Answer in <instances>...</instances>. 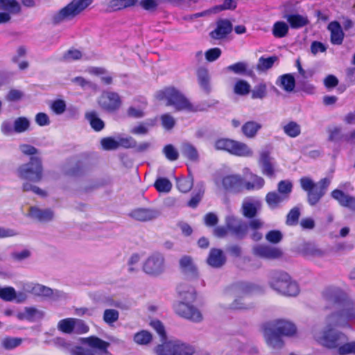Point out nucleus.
I'll list each match as a JSON object with an SVG mask.
<instances>
[{
    "instance_id": "obj_42",
    "label": "nucleus",
    "mask_w": 355,
    "mask_h": 355,
    "mask_svg": "<svg viewBox=\"0 0 355 355\" xmlns=\"http://www.w3.org/2000/svg\"><path fill=\"white\" fill-rule=\"evenodd\" d=\"M74 318H69L60 320L58 323V329L60 331L71 334L73 333L74 330Z\"/></svg>"
},
{
    "instance_id": "obj_59",
    "label": "nucleus",
    "mask_w": 355,
    "mask_h": 355,
    "mask_svg": "<svg viewBox=\"0 0 355 355\" xmlns=\"http://www.w3.org/2000/svg\"><path fill=\"white\" fill-rule=\"evenodd\" d=\"M28 320L36 321L43 318L44 312L34 307H26Z\"/></svg>"
},
{
    "instance_id": "obj_31",
    "label": "nucleus",
    "mask_w": 355,
    "mask_h": 355,
    "mask_svg": "<svg viewBox=\"0 0 355 355\" xmlns=\"http://www.w3.org/2000/svg\"><path fill=\"white\" fill-rule=\"evenodd\" d=\"M286 200L288 199L285 194H280L275 191L269 192L266 196V201L268 207L272 209L279 207Z\"/></svg>"
},
{
    "instance_id": "obj_53",
    "label": "nucleus",
    "mask_w": 355,
    "mask_h": 355,
    "mask_svg": "<svg viewBox=\"0 0 355 355\" xmlns=\"http://www.w3.org/2000/svg\"><path fill=\"white\" fill-rule=\"evenodd\" d=\"M277 60L276 56L264 58L261 57L259 59L257 64V69L260 71H266L270 69L274 64L275 62Z\"/></svg>"
},
{
    "instance_id": "obj_1",
    "label": "nucleus",
    "mask_w": 355,
    "mask_h": 355,
    "mask_svg": "<svg viewBox=\"0 0 355 355\" xmlns=\"http://www.w3.org/2000/svg\"><path fill=\"white\" fill-rule=\"evenodd\" d=\"M353 320H355L354 304L347 302L339 312L331 313L326 318V324L322 329L315 327L313 329V337L320 345L338 349L339 345L347 340V337L334 327H345Z\"/></svg>"
},
{
    "instance_id": "obj_34",
    "label": "nucleus",
    "mask_w": 355,
    "mask_h": 355,
    "mask_svg": "<svg viewBox=\"0 0 355 355\" xmlns=\"http://www.w3.org/2000/svg\"><path fill=\"white\" fill-rule=\"evenodd\" d=\"M181 153L184 157L192 162H196L199 160V155L194 146L189 143H183L180 148Z\"/></svg>"
},
{
    "instance_id": "obj_52",
    "label": "nucleus",
    "mask_w": 355,
    "mask_h": 355,
    "mask_svg": "<svg viewBox=\"0 0 355 355\" xmlns=\"http://www.w3.org/2000/svg\"><path fill=\"white\" fill-rule=\"evenodd\" d=\"M250 90V85L249 83L243 80H238L234 87V92L239 95H246Z\"/></svg>"
},
{
    "instance_id": "obj_36",
    "label": "nucleus",
    "mask_w": 355,
    "mask_h": 355,
    "mask_svg": "<svg viewBox=\"0 0 355 355\" xmlns=\"http://www.w3.org/2000/svg\"><path fill=\"white\" fill-rule=\"evenodd\" d=\"M89 74L99 76L101 80L106 85H110L112 82V76L104 68L102 67H90L87 69Z\"/></svg>"
},
{
    "instance_id": "obj_57",
    "label": "nucleus",
    "mask_w": 355,
    "mask_h": 355,
    "mask_svg": "<svg viewBox=\"0 0 355 355\" xmlns=\"http://www.w3.org/2000/svg\"><path fill=\"white\" fill-rule=\"evenodd\" d=\"M81 57L82 53L79 50L71 49L64 53V54L63 55L62 58H60V60L65 62H71L77 60L81 58Z\"/></svg>"
},
{
    "instance_id": "obj_56",
    "label": "nucleus",
    "mask_w": 355,
    "mask_h": 355,
    "mask_svg": "<svg viewBox=\"0 0 355 355\" xmlns=\"http://www.w3.org/2000/svg\"><path fill=\"white\" fill-rule=\"evenodd\" d=\"M16 291L14 288L8 286L2 288L0 286V297L5 301L10 302L15 300Z\"/></svg>"
},
{
    "instance_id": "obj_3",
    "label": "nucleus",
    "mask_w": 355,
    "mask_h": 355,
    "mask_svg": "<svg viewBox=\"0 0 355 355\" xmlns=\"http://www.w3.org/2000/svg\"><path fill=\"white\" fill-rule=\"evenodd\" d=\"M268 282L273 290L282 295L295 297L300 293L298 284L286 272L281 270L271 272Z\"/></svg>"
},
{
    "instance_id": "obj_2",
    "label": "nucleus",
    "mask_w": 355,
    "mask_h": 355,
    "mask_svg": "<svg viewBox=\"0 0 355 355\" xmlns=\"http://www.w3.org/2000/svg\"><path fill=\"white\" fill-rule=\"evenodd\" d=\"M178 293L180 300L174 304L175 312L180 316L194 322L202 320L201 312L192 303L196 300V291L193 287L185 284L180 285Z\"/></svg>"
},
{
    "instance_id": "obj_9",
    "label": "nucleus",
    "mask_w": 355,
    "mask_h": 355,
    "mask_svg": "<svg viewBox=\"0 0 355 355\" xmlns=\"http://www.w3.org/2000/svg\"><path fill=\"white\" fill-rule=\"evenodd\" d=\"M216 185L220 189L232 193H239L244 189L242 176L236 173H226L215 179Z\"/></svg>"
},
{
    "instance_id": "obj_62",
    "label": "nucleus",
    "mask_w": 355,
    "mask_h": 355,
    "mask_svg": "<svg viewBox=\"0 0 355 355\" xmlns=\"http://www.w3.org/2000/svg\"><path fill=\"white\" fill-rule=\"evenodd\" d=\"M145 109V105H143L141 106L136 107V106H130L127 110V114L130 117H132L135 119H139L144 116V110Z\"/></svg>"
},
{
    "instance_id": "obj_26",
    "label": "nucleus",
    "mask_w": 355,
    "mask_h": 355,
    "mask_svg": "<svg viewBox=\"0 0 355 355\" xmlns=\"http://www.w3.org/2000/svg\"><path fill=\"white\" fill-rule=\"evenodd\" d=\"M226 261L223 252L220 249L213 248L207 257V263L213 268H220Z\"/></svg>"
},
{
    "instance_id": "obj_11",
    "label": "nucleus",
    "mask_w": 355,
    "mask_h": 355,
    "mask_svg": "<svg viewBox=\"0 0 355 355\" xmlns=\"http://www.w3.org/2000/svg\"><path fill=\"white\" fill-rule=\"evenodd\" d=\"M99 106L107 111L114 112L119 109L121 105L120 96L113 92H103L98 100Z\"/></svg>"
},
{
    "instance_id": "obj_20",
    "label": "nucleus",
    "mask_w": 355,
    "mask_h": 355,
    "mask_svg": "<svg viewBox=\"0 0 355 355\" xmlns=\"http://www.w3.org/2000/svg\"><path fill=\"white\" fill-rule=\"evenodd\" d=\"M182 272L189 278L194 279L198 277V270L192 259L189 256H184L180 260Z\"/></svg>"
},
{
    "instance_id": "obj_44",
    "label": "nucleus",
    "mask_w": 355,
    "mask_h": 355,
    "mask_svg": "<svg viewBox=\"0 0 355 355\" xmlns=\"http://www.w3.org/2000/svg\"><path fill=\"white\" fill-rule=\"evenodd\" d=\"M86 118L89 121L92 128L96 131H101L104 128V122L98 117L94 112H87Z\"/></svg>"
},
{
    "instance_id": "obj_39",
    "label": "nucleus",
    "mask_w": 355,
    "mask_h": 355,
    "mask_svg": "<svg viewBox=\"0 0 355 355\" xmlns=\"http://www.w3.org/2000/svg\"><path fill=\"white\" fill-rule=\"evenodd\" d=\"M31 126L30 120L25 116H19L14 120L15 132L21 134L29 130Z\"/></svg>"
},
{
    "instance_id": "obj_40",
    "label": "nucleus",
    "mask_w": 355,
    "mask_h": 355,
    "mask_svg": "<svg viewBox=\"0 0 355 355\" xmlns=\"http://www.w3.org/2000/svg\"><path fill=\"white\" fill-rule=\"evenodd\" d=\"M286 92H292L295 87V79L291 74H285L279 77L277 83Z\"/></svg>"
},
{
    "instance_id": "obj_45",
    "label": "nucleus",
    "mask_w": 355,
    "mask_h": 355,
    "mask_svg": "<svg viewBox=\"0 0 355 355\" xmlns=\"http://www.w3.org/2000/svg\"><path fill=\"white\" fill-rule=\"evenodd\" d=\"M264 184L263 178L257 175H252V181L244 183V188L247 190H259L263 187Z\"/></svg>"
},
{
    "instance_id": "obj_64",
    "label": "nucleus",
    "mask_w": 355,
    "mask_h": 355,
    "mask_svg": "<svg viewBox=\"0 0 355 355\" xmlns=\"http://www.w3.org/2000/svg\"><path fill=\"white\" fill-rule=\"evenodd\" d=\"M119 313L115 309H106L104 311L103 320L107 324H112L118 320Z\"/></svg>"
},
{
    "instance_id": "obj_15",
    "label": "nucleus",
    "mask_w": 355,
    "mask_h": 355,
    "mask_svg": "<svg viewBox=\"0 0 355 355\" xmlns=\"http://www.w3.org/2000/svg\"><path fill=\"white\" fill-rule=\"evenodd\" d=\"M331 183V180L328 178L321 179L318 182L315 183L313 189L309 191L308 195L309 203L313 206L316 205L322 197L326 193L327 189Z\"/></svg>"
},
{
    "instance_id": "obj_49",
    "label": "nucleus",
    "mask_w": 355,
    "mask_h": 355,
    "mask_svg": "<svg viewBox=\"0 0 355 355\" xmlns=\"http://www.w3.org/2000/svg\"><path fill=\"white\" fill-rule=\"evenodd\" d=\"M137 2V0H111L109 2V7L112 9L116 10L123 8H127L134 6Z\"/></svg>"
},
{
    "instance_id": "obj_50",
    "label": "nucleus",
    "mask_w": 355,
    "mask_h": 355,
    "mask_svg": "<svg viewBox=\"0 0 355 355\" xmlns=\"http://www.w3.org/2000/svg\"><path fill=\"white\" fill-rule=\"evenodd\" d=\"M155 187L159 192L168 193L172 188L171 182L165 178H159L154 184Z\"/></svg>"
},
{
    "instance_id": "obj_37",
    "label": "nucleus",
    "mask_w": 355,
    "mask_h": 355,
    "mask_svg": "<svg viewBox=\"0 0 355 355\" xmlns=\"http://www.w3.org/2000/svg\"><path fill=\"white\" fill-rule=\"evenodd\" d=\"M263 223L259 219H254L249 223V230L250 231V236L254 241H260L263 234L258 230L263 227Z\"/></svg>"
},
{
    "instance_id": "obj_8",
    "label": "nucleus",
    "mask_w": 355,
    "mask_h": 355,
    "mask_svg": "<svg viewBox=\"0 0 355 355\" xmlns=\"http://www.w3.org/2000/svg\"><path fill=\"white\" fill-rule=\"evenodd\" d=\"M43 171L41 158L31 157L28 162L19 166L16 170V174L21 180L40 182L43 178Z\"/></svg>"
},
{
    "instance_id": "obj_6",
    "label": "nucleus",
    "mask_w": 355,
    "mask_h": 355,
    "mask_svg": "<svg viewBox=\"0 0 355 355\" xmlns=\"http://www.w3.org/2000/svg\"><path fill=\"white\" fill-rule=\"evenodd\" d=\"M254 287L248 283H241L232 285L227 288L224 294L228 295L234 293L236 298L229 305V308L234 310H247L254 306L252 302H250V294L252 292Z\"/></svg>"
},
{
    "instance_id": "obj_22",
    "label": "nucleus",
    "mask_w": 355,
    "mask_h": 355,
    "mask_svg": "<svg viewBox=\"0 0 355 355\" xmlns=\"http://www.w3.org/2000/svg\"><path fill=\"white\" fill-rule=\"evenodd\" d=\"M261 128L262 125L260 123L256 121H248L242 125L241 131L245 137L252 139L257 137Z\"/></svg>"
},
{
    "instance_id": "obj_12",
    "label": "nucleus",
    "mask_w": 355,
    "mask_h": 355,
    "mask_svg": "<svg viewBox=\"0 0 355 355\" xmlns=\"http://www.w3.org/2000/svg\"><path fill=\"white\" fill-rule=\"evenodd\" d=\"M259 164L261 173L269 178H273L276 172V164L274 158L270 156V151L263 149L259 153Z\"/></svg>"
},
{
    "instance_id": "obj_58",
    "label": "nucleus",
    "mask_w": 355,
    "mask_h": 355,
    "mask_svg": "<svg viewBox=\"0 0 355 355\" xmlns=\"http://www.w3.org/2000/svg\"><path fill=\"white\" fill-rule=\"evenodd\" d=\"M33 294L38 296L50 297L53 294V290L40 284H35Z\"/></svg>"
},
{
    "instance_id": "obj_51",
    "label": "nucleus",
    "mask_w": 355,
    "mask_h": 355,
    "mask_svg": "<svg viewBox=\"0 0 355 355\" xmlns=\"http://www.w3.org/2000/svg\"><path fill=\"white\" fill-rule=\"evenodd\" d=\"M22 343L20 338L6 337L1 340L2 347L7 350H12Z\"/></svg>"
},
{
    "instance_id": "obj_5",
    "label": "nucleus",
    "mask_w": 355,
    "mask_h": 355,
    "mask_svg": "<svg viewBox=\"0 0 355 355\" xmlns=\"http://www.w3.org/2000/svg\"><path fill=\"white\" fill-rule=\"evenodd\" d=\"M94 0H71L51 16V22L58 25L69 21L85 10Z\"/></svg>"
},
{
    "instance_id": "obj_35",
    "label": "nucleus",
    "mask_w": 355,
    "mask_h": 355,
    "mask_svg": "<svg viewBox=\"0 0 355 355\" xmlns=\"http://www.w3.org/2000/svg\"><path fill=\"white\" fill-rule=\"evenodd\" d=\"M0 8L6 10V12L19 14L21 12V6L18 0H0Z\"/></svg>"
},
{
    "instance_id": "obj_18",
    "label": "nucleus",
    "mask_w": 355,
    "mask_h": 355,
    "mask_svg": "<svg viewBox=\"0 0 355 355\" xmlns=\"http://www.w3.org/2000/svg\"><path fill=\"white\" fill-rule=\"evenodd\" d=\"M331 196L340 206L355 211V197L349 196L340 189L334 190Z\"/></svg>"
},
{
    "instance_id": "obj_19",
    "label": "nucleus",
    "mask_w": 355,
    "mask_h": 355,
    "mask_svg": "<svg viewBox=\"0 0 355 355\" xmlns=\"http://www.w3.org/2000/svg\"><path fill=\"white\" fill-rule=\"evenodd\" d=\"M230 150V154L243 157H252L254 156V150L247 144L234 140Z\"/></svg>"
},
{
    "instance_id": "obj_10",
    "label": "nucleus",
    "mask_w": 355,
    "mask_h": 355,
    "mask_svg": "<svg viewBox=\"0 0 355 355\" xmlns=\"http://www.w3.org/2000/svg\"><path fill=\"white\" fill-rule=\"evenodd\" d=\"M166 269L165 259L162 254L154 252L150 254L143 263L144 272L152 277H158Z\"/></svg>"
},
{
    "instance_id": "obj_24",
    "label": "nucleus",
    "mask_w": 355,
    "mask_h": 355,
    "mask_svg": "<svg viewBox=\"0 0 355 355\" xmlns=\"http://www.w3.org/2000/svg\"><path fill=\"white\" fill-rule=\"evenodd\" d=\"M300 251L303 255L309 257L322 258L326 255L325 250L311 243H303L300 247Z\"/></svg>"
},
{
    "instance_id": "obj_28",
    "label": "nucleus",
    "mask_w": 355,
    "mask_h": 355,
    "mask_svg": "<svg viewBox=\"0 0 355 355\" xmlns=\"http://www.w3.org/2000/svg\"><path fill=\"white\" fill-rule=\"evenodd\" d=\"M197 80L202 90L206 93H209L211 92V78L209 71L207 69L200 68L198 69Z\"/></svg>"
},
{
    "instance_id": "obj_60",
    "label": "nucleus",
    "mask_w": 355,
    "mask_h": 355,
    "mask_svg": "<svg viewBox=\"0 0 355 355\" xmlns=\"http://www.w3.org/2000/svg\"><path fill=\"white\" fill-rule=\"evenodd\" d=\"M163 153L165 157L170 161H175L178 159L179 153L178 150L171 144L164 146L163 148Z\"/></svg>"
},
{
    "instance_id": "obj_55",
    "label": "nucleus",
    "mask_w": 355,
    "mask_h": 355,
    "mask_svg": "<svg viewBox=\"0 0 355 355\" xmlns=\"http://www.w3.org/2000/svg\"><path fill=\"white\" fill-rule=\"evenodd\" d=\"M152 340L151 334L145 330L137 333L134 336V340L139 345H146Z\"/></svg>"
},
{
    "instance_id": "obj_21",
    "label": "nucleus",
    "mask_w": 355,
    "mask_h": 355,
    "mask_svg": "<svg viewBox=\"0 0 355 355\" xmlns=\"http://www.w3.org/2000/svg\"><path fill=\"white\" fill-rule=\"evenodd\" d=\"M159 212L156 209L139 208L130 213V216L137 220L148 221L157 218Z\"/></svg>"
},
{
    "instance_id": "obj_30",
    "label": "nucleus",
    "mask_w": 355,
    "mask_h": 355,
    "mask_svg": "<svg viewBox=\"0 0 355 355\" xmlns=\"http://www.w3.org/2000/svg\"><path fill=\"white\" fill-rule=\"evenodd\" d=\"M292 28L297 29L306 26L309 23L306 16L299 14H291L284 16Z\"/></svg>"
},
{
    "instance_id": "obj_7",
    "label": "nucleus",
    "mask_w": 355,
    "mask_h": 355,
    "mask_svg": "<svg viewBox=\"0 0 355 355\" xmlns=\"http://www.w3.org/2000/svg\"><path fill=\"white\" fill-rule=\"evenodd\" d=\"M196 351L195 346L177 338H164L155 348L156 355H193Z\"/></svg>"
},
{
    "instance_id": "obj_33",
    "label": "nucleus",
    "mask_w": 355,
    "mask_h": 355,
    "mask_svg": "<svg viewBox=\"0 0 355 355\" xmlns=\"http://www.w3.org/2000/svg\"><path fill=\"white\" fill-rule=\"evenodd\" d=\"M331 32V41L334 44H340L343 40V33L340 24L336 21L331 22L328 26Z\"/></svg>"
},
{
    "instance_id": "obj_46",
    "label": "nucleus",
    "mask_w": 355,
    "mask_h": 355,
    "mask_svg": "<svg viewBox=\"0 0 355 355\" xmlns=\"http://www.w3.org/2000/svg\"><path fill=\"white\" fill-rule=\"evenodd\" d=\"M193 184V180L191 177L181 178L177 179V187L179 191L183 193L189 191Z\"/></svg>"
},
{
    "instance_id": "obj_4",
    "label": "nucleus",
    "mask_w": 355,
    "mask_h": 355,
    "mask_svg": "<svg viewBox=\"0 0 355 355\" xmlns=\"http://www.w3.org/2000/svg\"><path fill=\"white\" fill-rule=\"evenodd\" d=\"M157 98L167 101V105H173L177 110L196 112L203 110L200 105L191 103L180 91L174 87H168L157 93Z\"/></svg>"
},
{
    "instance_id": "obj_41",
    "label": "nucleus",
    "mask_w": 355,
    "mask_h": 355,
    "mask_svg": "<svg viewBox=\"0 0 355 355\" xmlns=\"http://www.w3.org/2000/svg\"><path fill=\"white\" fill-rule=\"evenodd\" d=\"M155 123V119H147L145 122L139 123L135 126L130 130V132L135 135H146L147 134L150 127H153Z\"/></svg>"
},
{
    "instance_id": "obj_61",
    "label": "nucleus",
    "mask_w": 355,
    "mask_h": 355,
    "mask_svg": "<svg viewBox=\"0 0 355 355\" xmlns=\"http://www.w3.org/2000/svg\"><path fill=\"white\" fill-rule=\"evenodd\" d=\"M51 109L55 114L61 115L66 111V103L64 100L57 99L51 103Z\"/></svg>"
},
{
    "instance_id": "obj_17",
    "label": "nucleus",
    "mask_w": 355,
    "mask_h": 355,
    "mask_svg": "<svg viewBox=\"0 0 355 355\" xmlns=\"http://www.w3.org/2000/svg\"><path fill=\"white\" fill-rule=\"evenodd\" d=\"M232 31V24L228 19H219L215 29L209 35L214 40H220L225 38Z\"/></svg>"
},
{
    "instance_id": "obj_25",
    "label": "nucleus",
    "mask_w": 355,
    "mask_h": 355,
    "mask_svg": "<svg viewBox=\"0 0 355 355\" xmlns=\"http://www.w3.org/2000/svg\"><path fill=\"white\" fill-rule=\"evenodd\" d=\"M343 297V291L336 286H329L323 292V297L330 304H336L340 302Z\"/></svg>"
},
{
    "instance_id": "obj_48",
    "label": "nucleus",
    "mask_w": 355,
    "mask_h": 355,
    "mask_svg": "<svg viewBox=\"0 0 355 355\" xmlns=\"http://www.w3.org/2000/svg\"><path fill=\"white\" fill-rule=\"evenodd\" d=\"M337 352L339 355H355V341L347 342V340H345L339 345Z\"/></svg>"
},
{
    "instance_id": "obj_63",
    "label": "nucleus",
    "mask_w": 355,
    "mask_h": 355,
    "mask_svg": "<svg viewBox=\"0 0 355 355\" xmlns=\"http://www.w3.org/2000/svg\"><path fill=\"white\" fill-rule=\"evenodd\" d=\"M1 132L6 136H11L15 133L14 121L10 119L4 120L1 124Z\"/></svg>"
},
{
    "instance_id": "obj_54",
    "label": "nucleus",
    "mask_w": 355,
    "mask_h": 355,
    "mask_svg": "<svg viewBox=\"0 0 355 355\" xmlns=\"http://www.w3.org/2000/svg\"><path fill=\"white\" fill-rule=\"evenodd\" d=\"M233 139H220L215 141L214 148L218 150H225L230 153Z\"/></svg>"
},
{
    "instance_id": "obj_13",
    "label": "nucleus",
    "mask_w": 355,
    "mask_h": 355,
    "mask_svg": "<svg viewBox=\"0 0 355 355\" xmlns=\"http://www.w3.org/2000/svg\"><path fill=\"white\" fill-rule=\"evenodd\" d=\"M266 324L280 336H293L297 331V328L293 322L284 319L274 320Z\"/></svg>"
},
{
    "instance_id": "obj_47",
    "label": "nucleus",
    "mask_w": 355,
    "mask_h": 355,
    "mask_svg": "<svg viewBox=\"0 0 355 355\" xmlns=\"http://www.w3.org/2000/svg\"><path fill=\"white\" fill-rule=\"evenodd\" d=\"M328 139L332 142H338L343 137L342 128L339 126H331L327 129Z\"/></svg>"
},
{
    "instance_id": "obj_32",
    "label": "nucleus",
    "mask_w": 355,
    "mask_h": 355,
    "mask_svg": "<svg viewBox=\"0 0 355 355\" xmlns=\"http://www.w3.org/2000/svg\"><path fill=\"white\" fill-rule=\"evenodd\" d=\"M284 133L291 138H296L301 135V125L294 121H290L282 125Z\"/></svg>"
},
{
    "instance_id": "obj_14",
    "label": "nucleus",
    "mask_w": 355,
    "mask_h": 355,
    "mask_svg": "<svg viewBox=\"0 0 355 355\" xmlns=\"http://www.w3.org/2000/svg\"><path fill=\"white\" fill-rule=\"evenodd\" d=\"M252 254L264 259H275L282 257L280 249L265 244H257L252 248Z\"/></svg>"
},
{
    "instance_id": "obj_23",
    "label": "nucleus",
    "mask_w": 355,
    "mask_h": 355,
    "mask_svg": "<svg viewBox=\"0 0 355 355\" xmlns=\"http://www.w3.org/2000/svg\"><path fill=\"white\" fill-rule=\"evenodd\" d=\"M225 223L228 230L239 236H242L247 230V226L233 216H227Z\"/></svg>"
},
{
    "instance_id": "obj_43",
    "label": "nucleus",
    "mask_w": 355,
    "mask_h": 355,
    "mask_svg": "<svg viewBox=\"0 0 355 355\" xmlns=\"http://www.w3.org/2000/svg\"><path fill=\"white\" fill-rule=\"evenodd\" d=\"M242 210L245 217L252 218L257 213V203L252 200H245L243 202Z\"/></svg>"
},
{
    "instance_id": "obj_38",
    "label": "nucleus",
    "mask_w": 355,
    "mask_h": 355,
    "mask_svg": "<svg viewBox=\"0 0 355 355\" xmlns=\"http://www.w3.org/2000/svg\"><path fill=\"white\" fill-rule=\"evenodd\" d=\"M289 30L288 25L283 21H276L272 26V33L275 37L282 38L287 35Z\"/></svg>"
},
{
    "instance_id": "obj_16",
    "label": "nucleus",
    "mask_w": 355,
    "mask_h": 355,
    "mask_svg": "<svg viewBox=\"0 0 355 355\" xmlns=\"http://www.w3.org/2000/svg\"><path fill=\"white\" fill-rule=\"evenodd\" d=\"M263 334L268 347L272 350L277 351L284 347V343L282 336L266 324L263 327Z\"/></svg>"
},
{
    "instance_id": "obj_29",
    "label": "nucleus",
    "mask_w": 355,
    "mask_h": 355,
    "mask_svg": "<svg viewBox=\"0 0 355 355\" xmlns=\"http://www.w3.org/2000/svg\"><path fill=\"white\" fill-rule=\"evenodd\" d=\"M83 344L87 345L92 348L96 349L103 352L107 351L110 344L98 337L90 336L87 338H83L81 339Z\"/></svg>"
},
{
    "instance_id": "obj_27",
    "label": "nucleus",
    "mask_w": 355,
    "mask_h": 355,
    "mask_svg": "<svg viewBox=\"0 0 355 355\" xmlns=\"http://www.w3.org/2000/svg\"><path fill=\"white\" fill-rule=\"evenodd\" d=\"M28 214L30 217L43 222L51 220L54 216L51 209H41L35 207H30Z\"/></svg>"
}]
</instances>
